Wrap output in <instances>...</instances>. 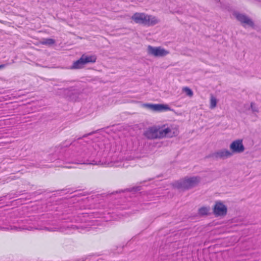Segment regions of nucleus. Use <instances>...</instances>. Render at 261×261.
<instances>
[{"mask_svg": "<svg viewBox=\"0 0 261 261\" xmlns=\"http://www.w3.org/2000/svg\"><path fill=\"white\" fill-rule=\"evenodd\" d=\"M147 55L153 58H163L170 54V51L161 46H152L149 45L146 48Z\"/></svg>", "mask_w": 261, "mask_h": 261, "instance_id": "obj_5", "label": "nucleus"}, {"mask_svg": "<svg viewBox=\"0 0 261 261\" xmlns=\"http://www.w3.org/2000/svg\"><path fill=\"white\" fill-rule=\"evenodd\" d=\"M218 102V99L214 95H211L210 98V106L209 108L211 110L215 109Z\"/></svg>", "mask_w": 261, "mask_h": 261, "instance_id": "obj_12", "label": "nucleus"}, {"mask_svg": "<svg viewBox=\"0 0 261 261\" xmlns=\"http://www.w3.org/2000/svg\"><path fill=\"white\" fill-rule=\"evenodd\" d=\"M97 56L94 54H84L77 60L73 62L69 67L71 70L81 69L88 64H93L96 62Z\"/></svg>", "mask_w": 261, "mask_h": 261, "instance_id": "obj_4", "label": "nucleus"}, {"mask_svg": "<svg viewBox=\"0 0 261 261\" xmlns=\"http://www.w3.org/2000/svg\"><path fill=\"white\" fill-rule=\"evenodd\" d=\"M4 65H0V69L3 68L4 67Z\"/></svg>", "mask_w": 261, "mask_h": 261, "instance_id": "obj_16", "label": "nucleus"}, {"mask_svg": "<svg viewBox=\"0 0 261 261\" xmlns=\"http://www.w3.org/2000/svg\"><path fill=\"white\" fill-rule=\"evenodd\" d=\"M130 19L133 23L147 26L154 25L160 21L157 17L143 12H135L132 15Z\"/></svg>", "mask_w": 261, "mask_h": 261, "instance_id": "obj_2", "label": "nucleus"}, {"mask_svg": "<svg viewBox=\"0 0 261 261\" xmlns=\"http://www.w3.org/2000/svg\"><path fill=\"white\" fill-rule=\"evenodd\" d=\"M179 133L178 126L165 123L147 127L143 132V135L148 140H155L172 138L177 136Z\"/></svg>", "mask_w": 261, "mask_h": 261, "instance_id": "obj_1", "label": "nucleus"}, {"mask_svg": "<svg viewBox=\"0 0 261 261\" xmlns=\"http://www.w3.org/2000/svg\"><path fill=\"white\" fill-rule=\"evenodd\" d=\"M200 178L198 176H187L174 181L172 186L174 188L182 190L193 188L198 185Z\"/></svg>", "mask_w": 261, "mask_h": 261, "instance_id": "obj_3", "label": "nucleus"}, {"mask_svg": "<svg viewBox=\"0 0 261 261\" xmlns=\"http://www.w3.org/2000/svg\"><path fill=\"white\" fill-rule=\"evenodd\" d=\"M182 92H184L187 96L190 97H192L193 95V92L192 90L187 87L182 88Z\"/></svg>", "mask_w": 261, "mask_h": 261, "instance_id": "obj_13", "label": "nucleus"}, {"mask_svg": "<svg viewBox=\"0 0 261 261\" xmlns=\"http://www.w3.org/2000/svg\"><path fill=\"white\" fill-rule=\"evenodd\" d=\"M232 15L243 26L245 27H253L254 26L253 21L247 15L237 11L233 12Z\"/></svg>", "mask_w": 261, "mask_h": 261, "instance_id": "obj_8", "label": "nucleus"}, {"mask_svg": "<svg viewBox=\"0 0 261 261\" xmlns=\"http://www.w3.org/2000/svg\"><path fill=\"white\" fill-rule=\"evenodd\" d=\"M198 213L199 215H207L210 213V207L208 206H203L198 209Z\"/></svg>", "mask_w": 261, "mask_h": 261, "instance_id": "obj_11", "label": "nucleus"}, {"mask_svg": "<svg viewBox=\"0 0 261 261\" xmlns=\"http://www.w3.org/2000/svg\"><path fill=\"white\" fill-rule=\"evenodd\" d=\"M55 43V41L51 38L44 39L41 42V43L44 45H51Z\"/></svg>", "mask_w": 261, "mask_h": 261, "instance_id": "obj_14", "label": "nucleus"}, {"mask_svg": "<svg viewBox=\"0 0 261 261\" xmlns=\"http://www.w3.org/2000/svg\"><path fill=\"white\" fill-rule=\"evenodd\" d=\"M143 107L155 112H163L171 111V109L167 104L145 103Z\"/></svg>", "mask_w": 261, "mask_h": 261, "instance_id": "obj_9", "label": "nucleus"}, {"mask_svg": "<svg viewBox=\"0 0 261 261\" xmlns=\"http://www.w3.org/2000/svg\"><path fill=\"white\" fill-rule=\"evenodd\" d=\"M212 212L215 217L224 218L227 214L228 207L224 201L217 200L214 201L212 206Z\"/></svg>", "mask_w": 261, "mask_h": 261, "instance_id": "obj_6", "label": "nucleus"}, {"mask_svg": "<svg viewBox=\"0 0 261 261\" xmlns=\"http://www.w3.org/2000/svg\"><path fill=\"white\" fill-rule=\"evenodd\" d=\"M251 107L253 111H254V106L252 103L251 104Z\"/></svg>", "mask_w": 261, "mask_h": 261, "instance_id": "obj_15", "label": "nucleus"}, {"mask_svg": "<svg viewBox=\"0 0 261 261\" xmlns=\"http://www.w3.org/2000/svg\"><path fill=\"white\" fill-rule=\"evenodd\" d=\"M233 155L229 149L223 148L215 151L213 154L212 156L216 159L225 160L232 157Z\"/></svg>", "mask_w": 261, "mask_h": 261, "instance_id": "obj_10", "label": "nucleus"}, {"mask_svg": "<svg viewBox=\"0 0 261 261\" xmlns=\"http://www.w3.org/2000/svg\"><path fill=\"white\" fill-rule=\"evenodd\" d=\"M229 148L233 156L236 154L242 153L245 150L242 139H237L231 141L229 144Z\"/></svg>", "mask_w": 261, "mask_h": 261, "instance_id": "obj_7", "label": "nucleus"}]
</instances>
